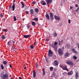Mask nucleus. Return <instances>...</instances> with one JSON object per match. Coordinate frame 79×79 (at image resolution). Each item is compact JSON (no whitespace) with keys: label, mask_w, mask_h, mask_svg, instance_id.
Instances as JSON below:
<instances>
[{"label":"nucleus","mask_w":79,"mask_h":79,"mask_svg":"<svg viewBox=\"0 0 79 79\" xmlns=\"http://www.w3.org/2000/svg\"><path fill=\"white\" fill-rule=\"evenodd\" d=\"M46 17L47 19L48 20L50 19V16H49V15H48V14H47L46 15Z\"/></svg>","instance_id":"nucleus-10"},{"label":"nucleus","mask_w":79,"mask_h":79,"mask_svg":"<svg viewBox=\"0 0 79 79\" xmlns=\"http://www.w3.org/2000/svg\"><path fill=\"white\" fill-rule=\"evenodd\" d=\"M60 44H61V43H59V45H60Z\"/></svg>","instance_id":"nucleus-61"},{"label":"nucleus","mask_w":79,"mask_h":79,"mask_svg":"<svg viewBox=\"0 0 79 79\" xmlns=\"http://www.w3.org/2000/svg\"><path fill=\"white\" fill-rule=\"evenodd\" d=\"M54 71H56V69L55 68V69H54Z\"/></svg>","instance_id":"nucleus-53"},{"label":"nucleus","mask_w":79,"mask_h":79,"mask_svg":"<svg viewBox=\"0 0 79 79\" xmlns=\"http://www.w3.org/2000/svg\"><path fill=\"white\" fill-rule=\"evenodd\" d=\"M41 3H42V2H43H43L44 3V2H45V1H41Z\"/></svg>","instance_id":"nucleus-51"},{"label":"nucleus","mask_w":79,"mask_h":79,"mask_svg":"<svg viewBox=\"0 0 79 79\" xmlns=\"http://www.w3.org/2000/svg\"><path fill=\"white\" fill-rule=\"evenodd\" d=\"M10 41H9L8 43V44H9V43H10Z\"/></svg>","instance_id":"nucleus-62"},{"label":"nucleus","mask_w":79,"mask_h":79,"mask_svg":"<svg viewBox=\"0 0 79 79\" xmlns=\"http://www.w3.org/2000/svg\"><path fill=\"white\" fill-rule=\"evenodd\" d=\"M32 26H35V23L34 22H32Z\"/></svg>","instance_id":"nucleus-25"},{"label":"nucleus","mask_w":79,"mask_h":79,"mask_svg":"<svg viewBox=\"0 0 79 79\" xmlns=\"http://www.w3.org/2000/svg\"><path fill=\"white\" fill-rule=\"evenodd\" d=\"M1 77L2 78L3 77L4 79H7L8 78V75L6 73L5 74L3 77L2 76H1Z\"/></svg>","instance_id":"nucleus-2"},{"label":"nucleus","mask_w":79,"mask_h":79,"mask_svg":"<svg viewBox=\"0 0 79 79\" xmlns=\"http://www.w3.org/2000/svg\"><path fill=\"white\" fill-rule=\"evenodd\" d=\"M52 47L54 48L55 50H57V47L55 45L52 46Z\"/></svg>","instance_id":"nucleus-18"},{"label":"nucleus","mask_w":79,"mask_h":79,"mask_svg":"<svg viewBox=\"0 0 79 79\" xmlns=\"http://www.w3.org/2000/svg\"><path fill=\"white\" fill-rule=\"evenodd\" d=\"M21 4H22V7L21 8H24V3H21Z\"/></svg>","instance_id":"nucleus-21"},{"label":"nucleus","mask_w":79,"mask_h":79,"mask_svg":"<svg viewBox=\"0 0 79 79\" xmlns=\"http://www.w3.org/2000/svg\"><path fill=\"white\" fill-rule=\"evenodd\" d=\"M27 29H29L30 27H29V26H27Z\"/></svg>","instance_id":"nucleus-48"},{"label":"nucleus","mask_w":79,"mask_h":79,"mask_svg":"<svg viewBox=\"0 0 79 79\" xmlns=\"http://www.w3.org/2000/svg\"><path fill=\"white\" fill-rule=\"evenodd\" d=\"M44 3V2H42V3H41V2H40V4H41V5H42V3Z\"/></svg>","instance_id":"nucleus-57"},{"label":"nucleus","mask_w":79,"mask_h":79,"mask_svg":"<svg viewBox=\"0 0 79 79\" xmlns=\"http://www.w3.org/2000/svg\"><path fill=\"white\" fill-rule=\"evenodd\" d=\"M58 44V42H55L54 43V45H56Z\"/></svg>","instance_id":"nucleus-36"},{"label":"nucleus","mask_w":79,"mask_h":79,"mask_svg":"<svg viewBox=\"0 0 79 79\" xmlns=\"http://www.w3.org/2000/svg\"><path fill=\"white\" fill-rule=\"evenodd\" d=\"M25 12H26V14H27V15L29 13L28 12V11H26Z\"/></svg>","instance_id":"nucleus-46"},{"label":"nucleus","mask_w":79,"mask_h":79,"mask_svg":"<svg viewBox=\"0 0 79 79\" xmlns=\"http://www.w3.org/2000/svg\"><path fill=\"white\" fill-rule=\"evenodd\" d=\"M19 79H22V78L21 77H19Z\"/></svg>","instance_id":"nucleus-54"},{"label":"nucleus","mask_w":79,"mask_h":79,"mask_svg":"<svg viewBox=\"0 0 79 79\" xmlns=\"http://www.w3.org/2000/svg\"><path fill=\"white\" fill-rule=\"evenodd\" d=\"M35 43H36V42H35V43H34V45H35Z\"/></svg>","instance_id":"nucleus-59"},{"label":"nucleus","mask_w":79,"mask_h":79,"mask_svg":"<svg viewBox=\"0 0 79 79\" xmlns=\"http://www.w3.org/2000/svg\"><path fill=\"white\" fill-rule=\"evenodd\" d=\"M14 21H16V16H14Z\"/></svg>","instance_id":"nucleus-29"},{"label":"nucleus","mask_w":79,"mask_h":79,"mask_svg":"<svg viewBox=\"0 0 79 79\" xmlns=\"http://www.w3.org/2000/svg\"><path fill=\"white\" fill-rule=\"evenodd\" d=\"M54 18L56 20H60V17H58L56 15H54Z\"/></svg>","instance_id":"nucleus-8"},{"label":"nucleus","mask_w":79,"mask_h":79,"mask_svg":"<svg viewBox=\"0 0 79 79\" xmlns=\"http://www.w3.org/2000/svg\"><path fill=\"white\" fill-rule=\"evenodd\" d=\"M33 20H35V21H37L38 20V18H36L33 19Z\"/></svg>","instance_id":"nucleus-34"},{"label":"nucleus","mask_w":79,"mask_h":79,"mask_svg":"<svg viewBox=\"0 0 79 79\" xmlns=\"http://www.w3.org/2000/svg\"><path fill=\"white\" fill-rule=\"evenodd\" d=\"M68 23H69V24H70L71 23V20L70 19H68Z\"/></svg>","instance_id":"nucleus-37"},{"label":"nucleus","mask_w":79,"mask_h":79,"mask_svg":"<svg viewBox=\"0 0 79 79\" xmlns=\"http://www.w3.org/2000/svg\"><path fill=\"white\" fill-rule=\"evenodd\" d=\"M73 74V71H71L68 73L67 74L68 75H72Z\"/></svg>","instance_id":"nucleus-12"},{"label":"nucleus","mask_w":79,"mask_h":79,"mask_svg":"<svg viewBox=\"0 0 79 79\" xmlns=\"http://www.w3.org/2000/svg\"><path fill=\"white\" fill-rule=\"evenodd\" d=\"M33 77L34 78H35V77H36V72H35L34 70H33Z\"/></svg>","instance_id":"nucleus-7"},{"label":"nucleus","mask_w":79,"mask_h":79,"mask_svg":"<svg viewBox=\"0 0 79 79\" xmlns=\"http://www.w3.org/2000/svg\"><path fill=\"white\" fill-rule=\"evenodd\" d=\"M58 52L60 55H61L63 54V50L60 48H59L58 50Z\"/></svg>","instance_id":"nucleus-3"},{"label":"nucleus","mask_w":79,"mask_h":79,"mask_svg":"<svg viewBox=\"0 0 79 79\" xmlns=\"http://www.w3.org/2000/svg\"><path fill=\"white\" fill-rule=\"evenodd\" d=\"M63 40H61V41H60V40H59L58 41V42H59V43H60V44H61V42H63Z\"/></svg>","instance_id":"nucleus-35"},{"label":"nucleus","mask_w":79,"mask_h":79,"mask_svg":"<svg viewBox=\"0 0 79 79\" xmlns=\"http://www.w3.org/2000/svg\"><path fill=\"white\" fill-rule=\"evenodd\" d=\"M11 50H14V52H15L16 49H15V48L14 47H13L12 46V48L11 49Z\"/></svg>","instance_id":"nucleus-17"},{"label":"nucleus","mask_w":79,"mask_h":79,"mask_svg":"<svg viewBox=\"0 0 79 79\" xmlns=\"http://www.w3.org/2000/svg\"><path fill=\"white\" fill-rule=\"evenodd\" d=\"M67 63L69 65H71V66H73V65H74V64H73V63L72 61L70 60L67 61Z\"/></svg>","instance_id":"nucleus-4"},{"label":"nucleus","mask_w":79,"mask_h":79,"mask_svg":"<svg viewBox=\"0 0 79 79\" xmlns=\"http://www.w3.org/2000/svg\"><path fill=\"white\" fill-rule=\"evenodd\" d=\"M36 68H37V67H38V64H37V63H36Z\"/></svg>","instance_id":"nucleus-43"},{"label":"nucleus","mask_w":79,"mask_h":79,"mask_svg":"<svg viewBox=\"0 0 79 79\" xmlns=\"http://www.w3.org/2000/svg\"><path fill=\"white\" fill-rule=\"evenodd\" d=\"M49 16L50 18L53 17V14H52V13H50L49 14Z\"/></svg>","instance_id":"nucleus-28"},{"label":"nucleus","mask_w":79,"mask_h":79,"mask_svg":"<svg viewBox=\"0 0 79 79\" xmlns=\"http://www.w3.org/2000/svg\"><path fill=\"white\" fill-rule=\"evenodd\" d=\"M35 11L36 13H38L39 12V9L38 8L35 9Z\"/></svg>","instance_id":"nucleus-26"},{"label":"nucleus","mask_w":79,"mask_h":79,"mask_svg":"<svg viewBox=\"0 0 79 79\" xmlns=\"http://www.w3.org/2000/svg\"><path fill=\"white\" fill-rule=\"evenodd\" d=\"M73 7L70 6L69 10H73Z\"/></svg>","instance_id":"nucleus-38"},{"label":"nucleus","mask_w":79,"mask_h":79,"mask_svg":"<svg viewBox=\"0 0 79 79\" xmlns=\"http://www.w3.org/2000/svg\"><path fill=\"white\" fill-rule=\"evenodd\" d=\"M10 68H12V66H11V64H10Z\"/></svg>","instance_id":"nucleus-52"},{"label":"nucleus","mask_w":79,"mask_h":79,"mask_svg":"<svg viewBox=\"0 0 79 79\" xmlns=\"http://www.w3.org/2000/svg\"><path fill=\"white\" fill-rule=\"evenodd\" d=\"M3 31L4 32H6V29H3Z\"/></svg>","instance_id":"nucleus-45"},{"label":"nucleus","mask_w":79,"mask_h":79,"mask_svg":"<svg viewBox=\"0 0 79 79\" xmlns=\"http://www.w3.org/2000/svg\"><path fill=\"white\" fill-rule=\"evenodd\" d=\"M63 70H66V71H68V69L66 67V66H65L64 67L63 69Z\"/></svg>","instance_id":"nucleus-20"},{"label":"nucleus","mask_w":79,"mask_h":79,"mask_svg":"<svg viewBox=\"0 0 79 79\" xmlns=\"http://www.w3.org/2000/svg\"><path fill=\"white\" fill-rule=\"evenodd\" d=\"M46 40H47V41H48V40H49V39H46Z\"/></svg>","instance_id":"nucleus-55"},{"label":"nucleus","mask_w":79,"mask_h":79,"mask_svg":"<svg viewBox=\"0 0 79 79\" xmlns=\"http://www.w3.org/2000/svg\"><path fill=\"white\" fill-rule=\"evenodd\" d=\"M59 26H61V23H60L59 24Z\"/></svg>","instance_id":"nucleus-50"},{"label":"nucleus","mask_w":79,"mask_h":79,"mask_svg":"<svg viewBox=\"0 0 79 79\" xmlns=\"http://www.w3.org/2000/svg\"><path fill=\"white\" fill-rule=\"evenodd\" d=\"M30 47L32 49H33V48H34V46H33V45H30Z\"/></svg>","instance_id":"nucleus-33"},{"label":"nucleus","mask_w":79,"mask_h":79,"mask_svg":"<svg viewBox=\"0 0 79 79\" xmlns=\"http://www.w3.org/2000/svg\"><path fill=\"white\" fill-rule=\"evenodd\" d=\"M1 17H2L3 16V15H2V14H1Z\"/></svg>","instance_id":"nucleus-56"},{"label":"nucleus","mask_w":79,"mask_h":79,"mask_svg":"<svg viewBox=\"0 0 79 79\" xmlns=\"http://www.w3.org/2000/svg\"><path fill=\"white\" fill-rule=\"evenodd\" d=\"M11 6H9V9L10 10V9H11Z\"/></svg>","instance_id":"nucleus-42"},{"label":"nucleus","mask_w":79,"mask_h":79,"mask_svg":"<svg viewBox=\"0 0 79 79\" xmlns=\"http://www.w3.org/2000/svg\"><path fill=\"white\" fill-rule=\"evenodd\" d=\"M32 3H33V4H35L36 2H35V1H34L32 2Z\"/></svg>","instance_id":"nucleus-44"},{"label":"nucleus","mask_w":79,"mask_h":79,"mask_svg":"<svg viewBox=\"0 0 79 79\" xmlns=\"http://www.w3.org/2000/svg\"><path fill=\"white\" fill-rule=\"evenodd\" d=\"M65 47L67 48H69V45L68 44H67L65 45Z\"/></svg>","instance_id":"nucleus-22"},{"label":"nucleus","mask_w":79,"mask_h":79,"mask_svg":"<svg viewBox=\"0 0 79 79\" xmlns=\"http://www.w3.org/2000/svg\"><path fill=\"white\" fill-rule=\"evenodd\" d=\"M7 63V62L6 61H4L3 62V64H4L5 65H6Z\"/></svg>","instance_id":"nucleus-30"},{"label":"nucleus","mask_w":79,"mask_h":79,"mask_svg":"<svg viewBox=\"0 0 79 79\" xmlns=\"http://www.w3.org/2000/svg\"><path fill=\"white\" fill-rule=\"evenodd\" d=\"M73 58L74 60H76L77 59V56H73Z\"/></svg>","instance_id":"nucleus-24"},{"label":"nucleus","mask_w":79,"mask_h":79,"mask_svg":"<svg viewBox=\"0 0 79 79\" xmlns=\"http://www.w3.org/2000/svg\"><path fill=\"white\" fill-rule=\"evenodd\" d=\"M45 1L47 2V5H49V4L51 3V2H52V0H46Z\"/></svg>","instance_id":"nucleus-6"},{"label":"nucleus","mask_w":79,"mask_h":79,"mask_svg":"<svg viewBox=\"0 0 79 79\" xmlns=\"http://www.w3.org/2000/svg\"><path fill=\"white\" fill-rule=\"evenodd\" d=\"M50 18L51 19V20H53V16L52 17H50Z\"/></svg>","instance_id":"nucleus-39"},{"label":"nucleus","mask_w":79,"mask_h":79,"mask_svg":"<svg viewBox=\"0 0 79 79\" xmlns=\"http://www.w3.org/2000/svg\"><path fill=\"white\" fill-rule=\"evenodd\" d=\"M56 36H57V34L56 33H54V37H56Z\"/></svg>","instance_id":"nucleus-31"},{"label":"nucleus","mask_w":79,"mask_h":79,"mask_svg":"<svg viewBox=\"0 0 79 79\" xmlns=\"http://www.w3.org/2000/svg\"><path fill=\"white\" fill-rule=\"evenodd\" d=\"M6 37L4 35H2V39H6Z\"/></svg>","instance_id":"nucleus-23"},{"label":"nucleus","mask_w":79,"mask_h":79,"mask_svg":"<svg viewBox=\"0 0 79 79\" xmlns=\"http://www.w3.org/2000/svg\"><path fill=\"white\" fill-rule=\"evenodd\" d=\"M46 61H47V58L46 59Z\"/></svg>","instance_id":"nucleus-63"},{"label":"nucleus","mask_w":79,"mask_h":79,"mask_svg":"<svg viewBox=\"0 0 79 79\" xmlns=\"http://www.w3.org/2000/svg\"><path fill=\"white\" fill-rule=\"evenodd\" d=\"M69 53L68 52H66L65 53L64 56L65 57H67V56H69Z\"/></svg>","instance_id":"nucleus-14"},{"label":"nucleus","mask_w":79,"mask_h":79,"mask_svg":"<svg viewBox=\"0 0 79 79\" xmlns=\"http://www.w3.org/2000/svg\"><path fill=\"white\" fill-rule=\"evenodd\" d=\"M45 4H46V3L45 2H43L42 4V5H45Z\"/></svg>","instance_id":"nucleus-40"},{"label":"nucleus","mask_w":79,"mask_h":79,"mask_svg":"<svg viewBox=\"0 0 79 79\" xmlns=\"http://www.w3.org/2000/svg\"><path fill=\"white\" fill-rule=\"evenodd\" d=\"M15 1L14 0L13 3V5L12 8V10L15 11Z\"/></svg>","instance_id":"nucleus-5"},{"label":"nucleus","mask_w":79,"mask_h":79,"mask_svg":"<svg viewBox=\"0 0 79 79\" xmlns=\"http://www.w3.org/2000/svg\"><path fill=\"white\" fill-rule=\"evenodd\" d=\"M24 69H26V67L24 68Z\"/></svg>","instance_id":"nucleus-60"},{"label":"nucleus","mask_w":79,"mask_h":79,"mask_svg":"<svg viewBox=\"0 0 79 79\" xmlns=\"http://www.w3.org/2000/svg\"><path fill=\"white\" fill-rule=\"evenodd\" d=\"M79 7H78L76 10H75V11H78V10H79Z\"/></svg>","instance_id":"nucleus-41"},{"label":"nucleus","mask_w":79,"mask_h":79,"mask_svg":"<svg viewBox=\"0 0 79 79\" xmlns=\"http://www.w3.org/2000/svg\"><path fill=\"white\" fill-rule=\"evenodd\" d=\"M11 79H13V78H11Z\"/></svg>","instance_id":"nucleus-64"},{"label":"nucleus","mask_w":79,"mask_h":79,"mask_svg":"<svg viewBox=\"0 0 79 79\" xmlns=\"http://www.w3.org/2000/svg\"><path fill=\"white\" fill-rule=\"evenodd\" d=\"M23 37L24 38H28V37H31V36H30V35H23Z\"/></svg>","instance_id":"nucleus-9"},{"label":"nucleus","mask_w":79,"mask_h":79,"mask_svg":"<svg viewBox=\"0 0 79 79\" xmlns=\"http://www.w3.org/2000/svg\"><path fill=\"white\" fill-rule=\"evenodd\" d=\"M75 77L76 79H77L78 77V73L77 72H76V75H75Z\"/></svg>","instance_id":"nucleus-19"},{"label":"nucleus","mask_w":79,"mask_h":79,"mask_svg":"<svg viewBox=\"0 0 79 79\" xmlns=\"http://www.w3.org/2000/svg\"><path fill=\"white\" fill-rule=\"evenodd\" d=\"M45 71L44 69H43V76H45Z\"/></svg>","instance_id":"nucleus-16"},{"label":"nucleus","mask_w":79,"mask_h":79,"mask_svg":"<svg viewBox=\"0 0 79 79\" xmlns=\"http://www.w3.org/2000/svg\"><path fill=\"white\" fill-rule=\"evenodd\" d=\"M30 13L32 15H33L34 14V9H31L30 10Z\"/></svg>","instance_id":"nucleus-15"},{"label":"nucleus","mask_w":79,"mask_h":79,"mask_svg":"<svg viewBox=\"0 0 79 79\" xmlns=\"http://www.w3.org/2000/svg\"><path fill=\"white\" fill-rule=\"evenodd\" d=\"M53 67H51L50 68V70L52 71H53Z\"/></svg>","instance_id":"nucleus-32"},{"label":"nucleus","mask_w":79,"mask_h":79,"mask_svg":"<svg viewBox=\"0 0 79 79\" xmlns=\"http://www.w3.org/2000/svg\"><path fill=\"white\" fill-rule=\"evenodd\" d=\"M75 6V7H77V8L78 7V5H77V4H76Z\"/></svg>","instance_id":"nucleus-47"},{"label":"nucleus","mask_w":79,"mask_h":79,"mask_svg":"<svg viewBox=\"0 0 79 79\" xmlns=\"http://www.w3.org/2000/svg\"><path fill=\"white\" fill-rule=\"evenodd\" d=\"M12 41L13 42V44H14V43H15V41H13V40H12Z\"/></svg>","instance_id":"nucleus-58"},{"label":"nucleus","mask_w":79,"mask_h":79,"mask_svg":"<svg viewBox=\"0 0 79 79\" xmlns=\"http://www.w3.org/2000/svg\"><path fill=\"white\" fill-rule=\"evenodd\" d=\"M60 68H62L63 69L64 68V67H63V66H60Z\"/></svg>","instance_id":"nucleus-49"},{"label":"nucleus","mask_w":79,"mask_h":79,"mask_svg":"<svg viewBox=\"0 0 79 79\" xmlns=\"http://www.w3.org/2000/svg\"><path fill=\"white\" fill-rule=\"evenodd\" d=\"M1 67L2 69H4V67H3V64H1Z\"/></svg>","instance_id":"nucleus-27"},{"label":"nucleus","mask_w":79,"mask_h":79,"mask_svg":"<svg viewBox=\"0 0 79 79\" xmlns=\"http://www.w3.org/2000/svg\"><path fill=\"white\" fill-rule=\"evenodd\" d=\"M48 56L49 57H51V56H53V52L50 49L49 50Z\"/></svg>","instance_id":"nucleus-1"},{"label":"nucleus","mask_w":79,"mask_h":79,"mask_svg":"<svg viewBox=\"0 0 79 79\" xmlns=\"http://www.w3.org/2000/svg\"><path fill=\"white\" fill-rule=\"evenodd\" d=\"M54 63L55 64L56 66H58V64L57 60H55L54 61Z\"/></svg>","instance_id":"nucleus-13"},{"label":"nucleus","mask_w":79,"mask_h":79,"mask_svg":"<svg viewBox=\"0 0 79 79\" xmlns=\"http://www.w3.org/2000/svg\"><path fill=\"white\" fill-rule=\"evenodd\" d=\"M72 52H73V53H75V54H76L77 53V51H76V50H75V48L72 49Z\"/></svg>","instance_id":"nucleus-11"}]
</instances>
